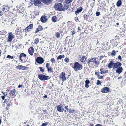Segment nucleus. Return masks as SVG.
Returning a JSON list of instances; mask_svg holds the SVG:
<instances>
[{
    "label": "nucleus",
    "instance_id": "obj_1",
    "mask_svg": "<svg viewBox=\"0 0 126 126\" xmlns=\"http://www.w3.org/2000/svg\"><path fill=\"white\" fill-rule=\"evenodd\" d=\"M75 71H77L79 70H80L82 68V65L79 64L78 62H76L74 64V66L73 67Z\"/></svg>",
    "mask_w": 126,
    "mask_h": 126
},
{
    "label": "nucleus",
    "instance_id": "obj_2",
    "mask_svg": "<svg viewBox=\"0 0 126 126\" xmlns=\"http://www.w3.org/2000/svg\"><path fill=\"white\" fill-rule=\"evenodd\" d=\"M88 65L91 64L94 65V63L98 64H99V62H97L96 61V58H91L87 62Z\"/></svg>",
    "mask_w": 126,
    "mask_h": 126
},
{
    "label": "nucleus",
    "instance_id": "obj_3",
    "mask_svg": "<svg viewBox=\"0 0 126 126\" xmlns=\"http://www.w3.org/2000/svg\"><path fill=\"white\" fill-rule=\"evenodd\" d=\"M16 93V90L15 89H14L11 90L9 94L6 93V95H7V96L9 97L11 96L12 97H14L16 95V94H15Z\"/></svg>",
    "mask_w": 126,
    "mask_h": 126
},
{
    "label": "nucleus",
    "instance_id": "obj_4",
    "mask_svg": "<svg viewBox=\"0 0 126 126\" xmlns=\"http://www.w3.org/2000/svg\"><path fill=\"white\" fill-rule=\"evenodd\" d=\"M38 77L40 80H45L49 79L50 77H49V76H46L42 74L39 75Z\"/></svg>",
    "mask_w": 126,
    "mask_h": 126
},
{
    "label": "nucleus",
    "instance_id": "obj_5",
    "mask_svg": "<svg viewBox=\"0 0 126 126\" xmlns=\"http://www.w3.org/2000/svg\"><path fill=\"white\" fill-rule=\"evenodd\" d=\"M54 7L56 10L59 11L62 10L63 8V6L61 3L56 4L54 5Z\"/></svg>",
    "mask_w": 126,
    "mask_h": 126
},
{
    "label": "nucleus",
    "instance_id": "obj_6",
    "mask_svg": "<svg viewBox=\"0 0 126 126\" xmlns=\"http://www.w3.org/2000/svg\"><path fill=\"white\" fill-rule=\"evenodd\" d=\"M33 25L32 24H30L28 27L26 28L25 29L23 30V31H25L26 33L27 32H28L33 28Z\"/></svg>",
    "mask_w": 126,
    "mask_h": 126
},
{
    "label": "nucleus",
    "instance_id": "obj_7",
    "mask_svg": "<svg viewBox=\"0 0 126 126\" xmlns=\"http://www.w3.org/2000/svg\"><path fill=\"white\" fill-rule=\"evenodd\" d=\"M122 65V64L119 62L114 63L113 67V69H115L116 68H118Z\"/></svg>",
    "mask_w": 126,
    "mask_h": 126
},
{
    "label": "nucleus",
    "instance_id": "obj_8",
    "mask_svg": "<svg viewBox=\"0 0 126 126\" xmlns=\"http://www.w3.org/2000/svg\"><path fill=\"white\" fill-rule=\"evenodd\" d=\"M57 110L58 111L62 112L64 111V109L62 105H60L57 107Z\"/></svg>",
    "mask_w": 126,
    "mask_h": 126
},
{
    "label": "nucleus",
    "instance_id": "obj_9",
    "mask_svg": "<svg viewBox=\"0 0 126 126\" xmlns=\"http://www.w3.org/2000/svg\"><path fill=\"white\" fill-rule=\"evenodd\" d=\"M36 61L39 64H42L44 62V59L42 57H38L36 59Z\"/></svg>",
    "mask_w": 126,
    "mask_h": 126
},
{
    "label": "nucleus",
    "instance_id": "obj_10",
    "mask_svg": "<svg viewBox=\"0 0 126 126\" xmlns=\"http://www.w3.org/2000/svg\"><path fill=\"white\" fill-rule=\"evenodd\" d=\"M8 39L7 41L11 42L13 39L14 38V36L12 34V32H10L8 34Z\"/></svg>",
    "mask_w": 126,
    "mask_h": 126
},
{
    "label": "nucleus",
    "instance_id": "obj_11",
    "mask_svg": "<svg viewBox=\"0 0 126 126\" xmlns=\"http://www.w3.org/2000/svg\"><path fill=\"white\" fill-rule=\"evenodd\" d=\"M53 0H42V1L45 4L48 5L51 3Z\"/></svg>",
    "mask_w": 126,
    "mask_h": 126
},
{
    "label": "nucleus",
    "instance_id": "obj_12",
    "mask_svg": "<svg viewBox=\"0 0 126 126\" xmlns=\"http://www.w3.org/2000/svg\"><path fill=\"white\" fill-rule=\"evenodd\" d=\"M47 17L46 16H44L41 18V20L42 22H46L47 20Z\"/></svg>",
    "mask_w": 126,
    "mask_h": 126
},
{
    "label": "nucleus",
    "instance_id": "obj_13",
    "mask_svg": "<svg viewBox=\"0 0 126 126\" xmlns=\"http://www.w3.org/2000/svg\"><path fill=\"white\" fill-rule=\"evenodd\" d=\"M60 76L61 78L62 79V80L63 81H65L66 80V79L65 77V73L64 72H63L61 73Z\"/></svg>",
    "mask_w": 126,
    "mask_h": 126
},
{
    "label": "nucleus",
    "instance_id": "obj_14",
    "mask_svg": "<svg viewBox=\"0 0 126 126\" xmlns=\"http://www.w3.org/2000/svg\"><path fill=\"white\" fill-rule=\"evenodd\" d=\"M41 3V0H34V3L35 6H38Z\"/></svg>",
    "mask_w": 126,
    "mask_h": 126
},
{
    "label": "nucleus",
    "instance_id": "obj_15",
    "mask_svg": "<svg viewBox=\"0 0 126 126\" xmlns=\"http://www.w3.org/2000/svg\"><path fill=\"white\" fill-rule=\"evenodd\" d=\"M123 70V69L122 67H120L118 68H117L116 71L117 73L119 74L121 73Z\"/></svg>",
    "mask_w": 126,
    "mask_h": 126
},
{
    "label": "nucleus",
    "instance_id": "obj_16",
    "mask_svg": "<svg viewBox=\"0 0 126 126\" xmlns=\"http://www.w3.org/2000/svg\"><path fill=\"white\" fill-rule=\"evenodd\" d=\"M114 63V61H111L108 65V67L110 69L111 68L112 66H113Z\"/></svg>",
    "mask_w": 126,
    "mask_h": 126
},
{
    "label": "nucleus",
    "instance_id": "obj_17",
    "mask_svg": "<svg viewBox=\"0 0 126 126\" xmlns=\"http://www.w3.org/2000/svg\"><path fill=\"white\" fill-rule=\"evenodd\" d=\"M109 88L107 87H105L103 88L101 90V91L103 93H107L109 91Z\"/></svg>",
    "mask_w": 126,
    "mask_h": 126
},
{
    "label": "nucleus",
    "instance_id": "obj_18",
    "mask_svg": "<svg viewBox=\"0 0 126 126\" xmlns=\"http://www.w3.org/2000/svg\"><path fill=\"white\" fill-rule=\"evenodd\" d=\"M3 11H9L10 7H8L7 6L3 5Z\"/></svg>",
    "mask_w": 126,
    "mask_h": 126
},
{
    "label": "nucleus",
    "instance_id": "obj_19",
    "mask_svg": "<svg viewBox=\"0 0 126 126\" xmlns=\"http://www.w3.org/2000/svg\"><path fill=\"white\" fill-rule=\"evenodd\" d=\"M52 20L53 21L55 22L56 21H59V19L56 16H54L52 18Z\"/></svg>",
    "mask_w": 126,
    "mask_h": 126
},
{
    "label": "nucleus",
    "instance_id": "obj_20",
    "mask_svg": "<svg viewBox=\"0 0 126 126\" xmlns=\"http://www.w3.org/2000/svg\"><path fill=\"white\" fill-rule=\"evenodd\" d=\"M82 9V8L81 7H79V8H78L77 10L75 11L76 14L77 15V13L79 14V12H81Z\"/></svg>",
    "mask_w": 126,
    "mask_h": 126
},
{
    "label": "nucleus",
    "instance_id": "obj_21",
    "mask_svg": "<svg viewBox=\"0 0 126 126\" xmlns=\"http://www.w3.org/2000/svg\"><path fill=\"white\" fill-rule=\"evenodd\" d=\"M122 2L120 0H119L116 3V5L118 7L120 6L122 4Z\"/></svg>",
    "mask_w": 126,
    "mask_h": 126
},
{
    "label": "nucleus",
    "instance_id": "obj_22",
    "mask_svg": "<svg viewBox=\"0 0 126 126\" xmlns=\"http://www.w3.org/2000/svg\"><path fill=\"white\" fill-rule=\"evenodd\" d=\"M86 58V56H83L82 58L80 59V61L82 62H83L85 61Z\"/></svg>",
    "mask_w": 126,
    "mask_h": 126
},
{
    "label": "nucleus",
    "instance_id": "obj_23",
    "mask_svg": "<svg viewBox=\"0 0 126 126\" xmlns=\"http://www.w3.org/2000/svg\"><path fill=\"white\" fill-rule=\"evenodd\" d=\"M37 30H38L37 31H36V32H35L36 33H37V32L39 31H41V30H42L43 28H42V26H39L38 27V28H37Z\"/></svg>",
    "mask_w": 126,
    "mask_h": 126
},
{
    "label": "nucleus",
    "instance_id": "obj_24",
    "mask_svg": "<svg viewBox=\"0 0 126 126\" xmlns=\"http://www.w3.org/2000/svg\"><path fill=\"white\" fill-rule=\"evenodd\" d=\"M73 0H66L65 2L67 4H69L71 3Z\"/></svg>",
    "mask_w": 126,
    "mask_h": 126
},
{
    "label": "nucleus",
    "instance_id": "obj_25",
    "mask_svg": "<svg viewBox=\"0 0 126 126\" xmlns=\"http://www.w3.org/2000/svg\"><path fill=\"white\" fill-rule=\"evenodd\" d=\"M48 72H51L53 73V69L50 67V68H49V69H48Z\"/></svg>",
    "mask_w": 126,
    "mask_h": 126
},
{
    "label": "nucleus",
    "instance_id": "obj_26",
    "mask_svg": "<svg viewBox=\"0 0 126 126\" xmlns=\"http://www.w3.org/2000/svg\"><path fill=\"white\" fill-rule=\"evenodd\" d=\"M24 67L22 65H19L17 67V68L18 69H24Z\"/></svg>",
    "mask_w": 126,
    "mask_h": 126
},
{
    "label": "nucleus",
    "instance_id": "obj_27",
    "mask_svg": "<svg viewBox=\"0 0 126 126\" xmlns=\"http://www.w3.org/2000/svg\"><path fill=\"white\" fill-rule=\"evenodd\" d=\"M49 124V122H48L43 123L42 125V126H46L48 125Z\"/></svg>",
    "mask_w": 126,
    "mask_h": 126
},
{
    "label": "nucleus",
    "instance_id": "obj_28",
    "mask_svg": "<svg viewBox=\"0 0 126 126\" xmlns=\"http://www.w3.org/2000/svg\"><path fill=\"white\" fill-rule=\"evenodd\" d=\"M39 42V39L38 38L36 39L34 41V43L36 44H37Z\"/></svg>",
    "mask_w": 126,
    "mask_h": 126
},
{
    "label": "nucleus",
    "instance_id": "obj_29",
    "mask_svg": "<svg viewBox=\"0 0 126 126\" xmlns=\"http://www.w3.org/2000/svg\"><path fill=\"white\" fill-rule=\"evenodd\" d=\"M116 54V51L115 50H113L111 54L112 56H114Z\"/></svg>",
    "mask_w": 126,
    "mask_h": 126
},
{
    "label": "nucleus",
    "instance_id": "obj_30",
    "mask_svg": "<svg viewBox=\"0 0 126 126\" xmlns=\"http://www.w3.org/2000/svg\"><path fill=\"white\" fill-rule=\"evenodd\" d=\"M29 53L31 55H32L33 54V52L32 51L30 50L29 49L28 50Z\"/></svg>",
    "mask_w": 126,
    "mask_h": 126
},
{
    "label": "nucleus",
    "instance_id": "obj_31",
    "mask_svg": "<svg viewBox=\"0 0 126 126\" xmlns=\"http://www.w3.org/2000/svg\"><path fill=\"white\" fill-rule=\"evenodd\" d=\"M55 35L57 38H59L60 37V33L59 32H57L56 33Z\"/></svg>",
    "mask_w": 126,
    "mask_h": 126
},
{
    "label": "nucleus",
    "instance_id": "obj_32",
    "mask_svg": "<svg viewBox=\"0 0 126 126\" xmlns=\"http://www.w3.org/2000/svg\"><path fill=\"white\" fill-rule=\"evenodd\" d=\"M46 67L48 69H49V64L48 63H46Z\"/></svg>",
    "mask_w": 126,
    "mask_h": 126
},
{
    "label": "nucleus",
    "instance_id": "obj_33",
    "mask_svg": "<svg viewBox=\"0 0 126 126\" xmlns=\"http://www.w3.org/2000/svg\"><path fill=\"white\" fill-rule=\"evenodd\" d=\"M20 55L22 57H25L26 56V55L24 53H21Z\"/></svg>",
    "mask_w": 126,
    "mask_h": 126
},
{
    "label": "nucleus",
    "instance_id": "obj_34",
    "mask_svg": "<svg viewBox=\"0 0 126 126\" xmlns=\"http://www.w3.org/2000/svg\"><path fill=\"white\" fill-rule=\"evenodd\" d=\"M64 60L65 61V62L68 63L69 62V59L68 58L66 57V58Z\"/></svg>",
    "mask_w": 126,
    "mask_h": 126
},
{
    "label": "nucleus",
    "instance_id": "obj_35",
    "mask_svg": "<svg viewBox=\"0 0 126 126\" xmlns=\"http://www.w3.org/2000/svg\"><path fill=\"white\" fill-rule=\"evenodd\" d=\"M7 58H11V59H13V56H11L9 55H8L7 56Z\"/></svg>",
    "mask_w": 126,
    "mask_h": 126
},
{
    "label": "nucleus",
    "instance_id": "obj_36",
    "mask_svg": "<svg viewBox=\"0 0 126 126\" xmlns=\"http://www.w3.org/2000/svg\"><path fill=\"white\" fill-rule=\"evenodd\" d=\"M50 61L52 63H55V60L54 58H52L51 59Z\"/></svg>",
    "mask_w": 126,
    "mask_h": 126
},
{
    "label": "nucleus",
    "instance_id": "obj_37",
    "mask_svg": "<svg viewBox=\"0 0 126 126\" xmlns=\"http://www.w3.org/2000/svg\"><path fill=\"white\" fill-rule=\"evenodd\" d=\"M24 10V8L22 7L21 8V10H20L19 11V12L20 13L22 12H23Z\"/></svg>",
    "mask_w": 126,
    "mask_h": 126
},
{
    "label": "nucleus",
    "instance_id": "obj_38",
    "mask_svg": "<svg viewBox=\"0 0 126 126\" xmlns=\"http://www.w3.org/2000/svg\"><path fill=\"white\" fill-rule=\"evenodd\" d=\"M90 83V81L88 80H86L85 81V83L86 84H88Z\"/></svg>",
    "mask_w": 126,
    "mask_h": 126
},
{
    "label": "nucleus",
    "instance_id": "obj_39",
    "mask_svg": "<svg viewBox=\"0 0 126 126\" xmlns=\"http://www.w3.org/2000/svg\"><path fill=\"white\" fill-rule=\"evenodd\" d=\"M97 84L100 85L101 84V82L99 80H97Z\"/></svg>",
    "mask_w": 126,
    "mask_h": 126
},
{
    "label": "nucleus",
    "instance_id": "obj_40",
    "mask_svg": "<svg viewBox=\"0 0 126 126\" xmlns=\"http://www.w3.org/2000/svg\"><path fill=\"white\" fill-rule=\"evenodd\" d=\"M39 69H40V70L41 71V72H44V70L43 69L42 67H39Z\"/></svg>",
    "mask_w": 126,
    "mask_h": 126
},
{
    "label": "nucleus",
    "instance_id": "obj_41",
    "mask_svg": "<svg viewBox=\"0 0 126 126\" xmlns=\"http://www.w3.org/2000/svg\"><path fill=\"white\" fill-rule=\"evenodd\" d=\"M96 15L97 16H98L100 15V12H97L96 13Z\"/></svg>",
    "mask_w": 126,
    "mask_h": 126
},
{
    "label": "nucleus",
    "instance_id": "obj_42",
    "mask_svg": "<svg viewBox=\"0 0 126 126\" xmlns=\"http://www.w3.org/2000/svg\"><path fill=\"white\" fill-rule=\"evenodd\" d=\"M62 55H60L57 58V59L58 60L59 59H62Z\"/></svg>",
    "mask_w": 126,
    "mask_h": 126
},
{
    "label": "nucleus",
    "instance_id": "obj_43",
    "mask_svg": "<svg viewBox=\"0 0 126 126\" xmlns=\"http://www.w3.org/2000/svg\"><path fill=\"white\" fill-rule=\"evenodd\" d=\"M95 74L96 75H97L98 77L99 76V75H100V73L99 72H95Z\"/></svg>",
    "mask_w": 126,
    "mask_h": 126
},
{
    "label": "nucleus",
    "instance_id": "obj_44",
    "mask_svg": "<svg viewBox=\"0 0 126 126\" xmlns=\"http://www.w3.org/2000/svg\"><path fill=\"white\" fill-rule=\"evenodd\" d=\"M69 112L70 113H72L74 112L73 110H71V109H70L69 110Z\"/></svg>",
    "mask_w": 126,
    "mask_h": 126
},
{
    "label": "nucleus",
    "instance_id": "obj_45",
    "mask_svg": "<svg viewBox=\"0 0 126 126\" xmlns=\"http://www.w3.org/2000/svg\"><path fill=\"white\" fill-rule=\"evenodd\" d=\"M98 77L99 79H102L103 78V76H100L99 75V76H98Z\"/></svg>",
    "mask_w": 126,
    "mask_h": 126
},
{
    "label": "nucleus",
    "instance_id": "obj_46",
    "mask_svg": "<svg viewBox=\"0 0 126 126\" xmlns=\"http://www.w3.org/2000/svg\"><path fill=\"white\" fill-rule=\"evenodd\" d=\"M102 69L101 68L100 69V71H101L100 73L101 74H103L105 73L104 72L102 71Z\"/></svg>",
    "mask_w": 126,
    "mask_h": 126
},
{
    "label": "nucleus",
    "instance_id": "obj_47",
    "mask_svg": "<svg viewBox=\"0 0 126 126\" xmlns=\"http://www.w3.org/2000/svg\"><path fill=\"white\" fill-rule=\"evenodd\" d=\"M118 58L119 60H122V58L121 57L120 55H119L118 56Z\"/></svg>",
    "mask_w": 126,
    "mask_h": 126
},
{
    "label": "nucleus",
    "instance_id": "obj_48",
    "mask_svg": "<svg viewBox=\"0 0 126 126\" xmlns=\"http://www.w3.org/2000/svg\"><path fill=\"white\" fill-rule=\"evenodd\" d=\"M85 86L86 88H88L89 87V86L88 84H85Z\"/></svg>",
    "mask_w": 126,
    "mask_h": 126
},
{
    "label": "nucleus",
    "instance_id": "obj_49",
    "mask_svg": "<svg viewBox=\"0 0 126 126\" xmlns=\"http://www.w3.org/2000/svg\"><path fill=\"white\" fill-rule=\"evenodd\" d=\"M68 106H66L65 107V109H66L68 111V110L69 109L68 108Z\"/></svg>",
    "mask_w": 126,
    "mask_h": 126
},
{
    "label": "nucleus",
    "instance_id": "obj_50",
    "mask_svg": "<svg viewBox=\"0 0 126 126\" xmlns=\"http://www.w3.org/2000/svg\"><path fill=\"white\" fill-rule=\"evenodd\" d=\"M71 32L72 33V35H74L75 33V32L74 31H71Z\"/></svg>",
    "mask_w": 126,
    "mask_h": 126
},
{
    "label": "nucleus",
    "instance_id": "obj_51",
    "mask_svg": "<svg viewBox=\"0 0 126 126\" xmlns=\"http://www.w3.org/2000/svg\"><path fill=\"white\" fill-rule=\"evenodd\" d=\"M5 96H2V98L3 100H4L5 98Z\"/></svg>",
    "mask_w": 126,
    "mask_h": 126
},
{
    "label": "nucleus",
    "instance_id": "obj_52",
    "mask_svg": "<svg viewBox=\"0 0 126 126\" xmlns=\"http://www.w3.org/2000/svg\"><path fill=\"white\" fill-rule=\"evenodd\" d=\"M22 57L21 56H20H20H19L20 59L22 61H23V60L22 59Z\"/></svg>",
    "mask_w": 126,
    "mask_h": 126
},
{
    "label": "nucleus",
    "instance_id": "obj_53",
    "mask_svg": "<svg viewBox=\"0 0 126 126\" xmlns=\"http://www.w3.org/2000/svg\"><path fill=\"white\" fill-rule=\"evenodd\" d=\"M22 86L21 85H19L18 86V88H20V87H22Z\"/></svg>",
    "mask_w": 126,
    "mask_h": 126
},
{
    "label": "nucleus",
    "instance_id": "obj_54",
    "mask_svg": "<svg viewBox=\"0 0 126 126\" xmlns=\"http://www.w3.org/2000/svg\"><path fill=\"white\" fill-rule=\"evenodd\" d=\"M2 92L3 94L4 95V96H7V95H5V92Z\"/></svg>",
    "mask_w": 126,
    "mask_h": 126
},
{
    "label": "nucleus",
    "instance_id": "obj_55",
    "mask_svg": "<svg viewBox=\"0 0 126 126\" xmlns=\"http://www.w3.org/2000/svg\"><path fill=\"white\" fill-rule=\"evenodd\" d=\"M44 97L45 98H47V96L46 95H45L44 96Z\"/></svg>",
    "mask_w": 126,
    "mask_h": 126
},
{
    "label": "nucleus",
    "instance_id": "obj_56",
    "mask_svg": "<svg viewBox=\"0 0 126 126\" xmlns=\"http://www.w3.org/2000/svg\"><path fill=\"white\" fill-rule=\"evenodd\" d=\"M104 57L103 56H101L100 57V59H101L102 58H103Z\"/></svg>",
    "mask_w": 126,
    "mask_h": 126
},
{
    "label": "nucleus",
    "instance_id": "obj_57",
    "mask_svg": "<svg viewBox=\"0 0 126 126\" xmlns=\"http://www.w3.org/2000/svg\"><path fill=\"white\" fill-rule=\"evenodd\" d=\"M30 48L31 49H32V50H34V49H33V47H30Z\"/></svg>",
    "mask_w": 126,
    "mask_h": 126
},
{
    "label": "nucleus",
    "instance_id": "obj_58",
    "mask_svg": "<svg viewBox=\"0 0 126 126\" xmlns=\"http://www.w3.org/2000/svg\"><path fill=\"white\" fill-rule=\"evenodd\" d=\"M2 14V12H1L0 11V15L1 16Z\"/></svg>",
    "mask_w": 126,
    "mask_h": 126
},
{
    "label": "nucleus",
    "instance_id": "obj_59",
    "mask_svg": "<svg viewBox=\"0 0 126 126\" xmlns=\"http://www.w3.org/2000/svg\"><path fill=\"white\" fill-rule=\"evenodd\" d=\"M62 58H64V55H63L62 56Z\"/></svg>",
    "mask_w": 126,
    "mask_h": 126
},
{
    "label": "nucleus",
    "instance_id": "obj_60",
    "mask_svg": "<svg viewBox=\"0 0 126 126\" xmlns=\"http://www.w3.org/2000/svg\"><path fill=\"white\" fill-rule=\"evenodd\" d=\"M86 15H84V17L85 19H86Z\"/></svg>",
    "mask_w": 126,
    "mask_h": 126
},
{
    "label": "nucleus",
    "instance_id": "obj_61",
    "mask_svg": "<svg viewBox=\"0 0 126 126\" xmlns=\"http://www.w3.org/2000/svg\"><path fill=\"white\" fill-rule=\"evenodd\" d=\"M78 30H79L80 31H81V29H80L79 28V27L78 28Z\"/></svg>",
    "mask_w": 126,
    "mask_h": 126
},
{
    "label": "nucleus",
    "instance_id": "obj_62",
    "mask_svg": "<svg viewBox=\"0 0 126 126\" xmlns=\"http://www.w3.org/2000/svg\"><path fill=\"white\" fill-rule=\"evenodd\" d=\"M108 72V70H106V71H105V72H105V73H107Z\"/></svg>",
    "mask_w": 126,
    "mask_h": 126
},
{
    "label": "nucleus",
    "instance_id": "obj_63",
    "mask_svg": "<svg viewBox=\"0 0 126 126\" xmlns=\"http://www.w3.org/2000/svg\"><path fill=\"white\" fill-rule=\"evenodd\" d=\"M10 105L9 104H8L7 105V106L9 107L10 106Z\"/></svg>",
    "mask_w": 126,
    "mask_h": 126
},
{
    "label": "nucleus",
    "instance_id": "obj_64",
    "mask_svg": "<svg viewBox=\"0 0 126 126\" xmlns=\"http://www.w3.org/2000/svg\"><path fill=\"white\" fill-rule=\"evenodd\" d=\"M91 126H94V124H92L91 125Z\"/></svg>",
    "mask_w": 126,
    "mask_h": 126
}]
</instances>
